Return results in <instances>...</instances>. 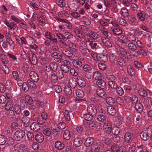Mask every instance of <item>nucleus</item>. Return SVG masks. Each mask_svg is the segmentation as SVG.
Here are the masks:
<instances>
[{
    "label": "nucleus",
    "instance_id": "1",
    "mask_svg": "<svg viewBox=\"0 0 152 152\" xmlns=\"http://www.w3.org/2000/svg\"><path fill=\"white\" fill-rule=\"evenodd\" d=\"M141 138L144 141H146L150 137H152V130H148L142 131L140 134Z\"/></svg>",
    "mask_w": 152,
    "mask_h": 152
},
{
    "label": "nucleus",
    "instance_id": "2",
    "mask_svg": "<svg viewBox=\"0 0 152 152\" xmlns=\"http://www.w3.org/2000/svg\"><path fill=\"white\" fill-rule=\"evenodd\" d=\"M24 131L22 129H19L16 131L13 135L14 139L16 141H19L25 136Z\"/></svg>",
    "mask_w": 152,
    "mask_h": 152
},
{
    "label": "nucleus",
    "instance_id": "3",
    "mask_svg": "<svg viewBox=\"0 0 152 152\" xmlns=\"http://www.w3.org/2000/svg\"><path fill=\"white\" fill-rule=\"evenodd\" d=\"M60 44L61 45H62L64 47H69L70 50L73 53L75 52L77 50L76 45L72 42H70L67 44L66 43V42L63 40H61L60 41Z\"/></svg>",
    "mask_w": 152,
    "mask_h": 152
},
{
    "label": "nucleus",
    "instance_id": "4",
    "mask_svg": "<svg viewBox=\"0 0 152 152\" xmlns=\"http://www.w3.org/2000/svg\"><path fill=\"white\" fill-rule=\"evenodd\" d=\"M27 56L29 61L33 65H35L37 63V59L36 55L31 51H29L27 53Z\"/></svg>",
    "mask_w": 152,
    "mask_h": 152
},
{
    "label": "nucleus",
    "instance_id": "5",
    "mask_svg": "<svg viewBox=\"0 0 152 152\" xmlns=\"http://www.w3.org/2000/svg\"><path fill=\"white\" fill-rule=\"evenodd\" d=\"M131 137V134L130 133L126 132L124 137L123 144L126 145H130L132 142Z\"/></svg>",
    "mask_w": 152,
    "mask_h": 152
},
{
    "label": "nucleus",
    "instance_id": "6",
    "mask_svg": "<svg viewBox=\"0 0 152 152\" xmlns=\"http://www.w3.org/2000/svg\"><path fill=\"white\" fill-rule=\"evenodd\" d=\"M62 52L63 55L66 56L71 61L74 59L75 58V55L69 50L63 49Z\"/></svg>",
    "mask_w": 152,
    "mask_h": 152
},
{
    "label": "nucleus",
    "instance_id": "7",
    "mask_svg": "<svg viewBox=\"0 0 152 152\" xmlns=\"http://www.w3.org/2000/svg\"><path fill=\"white\" fill-rule=\"evenodd\" d=\"M58 21L63 23V26H66L68 29H70L72 28V25L70 22L67 20L65 19L57 18L56 19Z\"/></svg>",
    "mask_w": 152,
    "mask_h": 152
},
{
    "label": "nucleus",
    "instance_id": "8",
    "mask_svg": "<svg viewBox=\"0 0 152 152\" xmlns=\"http://www.w3.org/2000/svg\"><path fill=\"white\" fill-rule=\"evenodd\" d=\"M87 112L88 113L95 116L97 113V109L94 105L90 104L87 107Z\"/></svg>",
    "mask_w": 152,
    "mask_h": 152
},
{
    "label": "nucleus",
    "instance_id": "9",
    "mask_svg": "<svg viewBox=\"0 0 152 152\" xmlns=\"http://www.w3.org/2000/svg\"><path fill=\"white\" fill-rule=\"evenodd\" d=\"M120 41L121 42V46L124 49L126 48L129 44L128 40L126 37L124 35L121 36L120 38Z\"/></svg>",
    "mask_w": 152,
    "mask_h": 152
},
{
    "label": "nucleus",
    "instance_id": "10",
    "mask_svg": "<svg viewBox=\"0 0 152 152\" xmlns=\"http://www.w3.org/2000/svg\"><path fill=\"white\" fill-rule=\"evenodd\" d=\"M29 76L30 78L35 82H37L39 80L38 75L37 73L34 71L30 72Z\"/></svg>",
    "mask_w": 152,
    "mask_h": 152
},
{
    "label": "nucleus",
    "instance_id": "11",
    "mask_svg": "<svg viewBox=\"0 0 152 152\" xmlns=\"http://www.w3.org/2000/svg\"><path fill=\"white\" fill-rule=\"evenodd\" d=\"M63 113L64 117L67 121H70V118L74 117L73 113L72 111H69L68 110L64 109L63 110Z\"/></svg>",
    "mask_w": 152,
    "mask_h": 152
},
{
    "label": "nucleus",
    "instance_id": "12",
    "mask_svg": "<svg viewBox=\"0 0 152 152\" xmlns=\"http://www.w3.org/2000/svg\"><path fill=\"white\" fill-rule=\"evenodd\" d=\"M7 117L10 118H13V120L15 121H18L20 120V118L18 116L17 117H15V113L13 110H9V111L7 112Z\"/></svg>",
    "mask_w": 152,
    "mask_h": 152
},
{
    "label": "nucleus",
    "instance_id": "13",
    "mask_svg": "<svg viewBox=\"0 0 152 152\" xmlns=\"http://www.w3.org/2000/svg\"><path fill=\"white\" fill-rule=\"evenodd\" d=\"M103 127V130L106 133L108 134L111 133L112 128L110 123L106 122L104 123Z\"/></svg>",
    "mask_w": 152,
    "mask_h": 152
},
{
    "label": "nucleus",
    "instance_id": "14",
    "mask_svg": "<svg viewBox=\"0 0 152 152\" xmlns=\"http://www.w3.org/2000/svg\"><path fill=\"white\" fill-rule=\"evenodd\" d=\"M128 59L126 58L120 57L117 60L118 64L121 66L124 67L127 64Z\"/></svg>",
    "mask_w": 152,
    "mask_h": 152
},
{
    "label": "nucleus",
    "instance_id": "15",
    "mask_svg": "<svg viewBox=\"0 0 152 152\" xmlns=\"http://www.w3.org/2000/svg\"><path fill=\"white\" fill-rule=\"evenodd\" d=\"M4 22L5 24L9 28V29L11 30L13 29L14 30L18 29V26L17 25L15 24L14 22L9 23L7 20H5Z\"/></svg>",
    "mask_w": 152,
    "mask_h": 152
},
{
    "label": "nucleus",
    "instance_id": "16",
    "mask_svg": "<svg viewBox=\"0 0 152 152\" xmlns=\"http://www.w3.org/2000/svg\"><path fill=\"white\" fill-rule=\"evenodd\" d=\"M77 80V83L79 86L82 87L85 86L86 82L83 77L78 76Z\"/></svg>",
    "mask_w": 152,
    "mask_h": 152
},
{
    "label": "nucleus",
    "instance_id": "17",
    "mask_svg": "<svg viewBox=\"0 0 152 152\" xmlns=\"http://www.w3.org/2000/svg\"><path fill=\"white\" fill-rule=\"evenodd\" d=\"M69 84L72 88H75L77 85V80L73 77L70 78L68 82Z\"/></svg>",
    "mask_w": 152,
    "mask_h": 152
},
{
    "label": "nucleus",
    "instance_id": "18",
    "mask_svg": "<svg viewBox=\"0 0 152 152\" xmlns=\"http://www.w3.org/2000/svg\"><path fill=\"white\" fill-rule=\"evenodd\" d=\"M101 40L102 43L106 46L110 47L112 46V44L110 41L109 39L108 38L105 37H102L101 38Z\"/></svg>",
    "mask_w": 152,
    "mask_h": 152
},
{
    "label": "nucleus",
    "instance_id": "19",
    "mask_svg": "<svg viewBox=\"0 0 152 152\" xmlns=\"http://www.w3.org/2000/svg\"><path fill=\"white\" fill-rule=\"evenodd\" d=\"M73 60L72 64L76 68L80 69L81 67L83 64L81 61L78 59L75 60V58Z\"/></svg>",
    "mask_w": 152,
    "mask_h": 152
},
{
    "label": "nucleus",
    "instance_id": "20",
    "mask_svg": "<svg viewBox=\"0 0 152 152\" xmlns=\"http://www.w3.org/2000/svg\"><path fill=\"white\" fill-rule=\"evenodd\" d=\"M129 97L130 99L133 104H134L138 102V97L134 93H129Z\"/></svg>",
    "mask_w": 152,
    "mask_h": 152
},
{
    "label": "nucleus",
    "instance_id": "21",
    "mask_svg": "<svg viewBox=\"0 0 152 152\" xmlns=\"http://www.w3.org/2000/svg\"><path fill=\"white\" fill-rule=\"evenodd\" d=\"M96 84L99 87L102 89L104 88L106 86L105 81L102 79L97 80L96 82Z\"/></svg>",
    "mask_w": 152,
    "mask_h": 152
},
{
    "label": "nucleus",
    "instance_id": "22",
    "mask_svg": "<svg viewBox=\"0 0 152 152\" xmlns=\"http://www.w3.org/2000/svg\"><path fill=\"white\" fill-rule=\"evenodd\" d=\"M107 113L111 115H115L116 113V111L115 108L112 106H108L107 107Z\"/></svg>",
    "mask_w": 152,
    "mask_h": 152
},
{
    "label": "nucleus",
    "instance_id": "23",
    "mask_svg": "<svg viewBox=\"0 0 152 152\" xmlns=\"http://www.w3.org/2000/svg\"><path fill=\"white\" fill-rule=\"evenodd\" d=\"M127 38L129 42H135L136 40V38L134 35L130 32H129L127 34Z\"/></svg>",
    "mask_w": 152,
    "mask_h": 152
},
{
    "label": "nucleus",
    "instance_id": "24",
    "mask_svg": "<svg viewBox=\"0 0 152 152\" xmlns=\"http://www.w3.org/2000/svg\"><path fill=\"white\" fill-rule=\"evenodd\" d=\"M109 12V10L108 9H106L104 12L103 14V17L104 19L110 23L111 22V20L112 18L110 17V15L108 13Z\"/></svg>",
    "mask_w": 152,
    "mask_h": 152
},
{
    "label": "nucleus",
    "instance_id": "25",
    "mask_svg": "<svg viewBox=\"0 0 152 152\" xmlns=\"http://www.w3.org/2000/svg\"><path fill=\"white\" fill-rule=\"evenodd\" d=\"M127 48L129 50L134 52L137 49V46L133 43V42H129Z\"/></svg>",
    "mask_w": 152,
    "mask_h": 152
},
{
    "label": "nucleus",
    "instance_id": "26",
    "mask_svg": "<svg viewBox=\"0 0 152 152\" xmlns=\"http://www.w3.org/2000/svg\"><path fill=\"white\" fill-rule=\"evenodd\" d=\"M44 136L42 133H39L35 135V139L38 142H42L44 140Z\"/></svg>",
    "mask_w": 152,
    "mask_h": 152
},
{
    "label": "nucleus",
    "instance_id": "27",
    "mask_svg": "<svg viewBox=\"0 0 152 152\" xmlns=\"http://www.w3.org/2000/svg\"><path fill=\"white\" fill-rule=\"evenodd\" d=\"M94 141V139L93 137H89L86 139L84 144L86 147H89L92 145Z\"/></svg>",
    "mask_w": 152,
    "mask_h": 152
},
{
    "label": "nucleus",
    "instance_id": "28",
    "mask_svg": "<svg viewBox=\"0 0 152 152\" xmlns=\"http://www.w3.org/2000/svg\"><path fill=\"white\" fill-rule=\"evenodd\" d=\"M31 129H33L35 131H37L40 129V125L36 122H33L30 125Z\"/></svg>",
    "mask_w": 152,
    "mask_h": 152
},
{
    "label": "nucleus",
    "instance_id": "29",
    "mask_svg": "<svg viewBox=\"0 0 152 152\" xmlns=\"http://www.w3.org/2000/svg\"><path fill=\"white\" fill-rule=\"evenodd\" d=\"M134 104V108L137 111L139 112L142 111L143 109V105L141 103L137 102Z\"/></svg>",
    "mask_w": 152,
    "mask_h": 152
},
{
    "label": "nucleus",
    "instance_id": "30",
    "mask_svg": "<svg viewBox=\"0 0 152 152\" xmlns=\"http://www.w3.org/2000/svg\"><path fill=\"white\" fill-rule=\"evenodd\" d=\"M117 21L118 23L123 26H126L128 25L127 22L121 17L117 18Z\"/></svg>",
    "mask_w": 152,
    "mask_h": 152
},
{
    "label": "nucleus",
    "instance_id": "31",
    "mask_svg": "<svg viewBox=\"0 0 152 152\" xmlns=\"http://www.w3.org/2000/svg\"><path fill=\"white\" fill-rule=\"evenodd\" d=\"M96 93L97 95L102 98L106 97L105 92L102 89H98L96 90Z\"/></svg>",
    "mask_w": 152,
    "mask_h": 152
},
{
    "label": "nucleus",
    "instance_id": "32",
    "mask_svg": "<svg viewBox=\"0 0 152 152\" xmlns=\"http://www.w3.org/2000/svg\"><path fill=\"white\" fill-rule=\"evenodd\" d=\"M55 147L58 150H62L64 147V145L59 141H56L55 143Z\"/></svg>",
    "mask_w": 152,
    "mask_h": 152
},
{
    "label": "nucleus",
    "instance_id": "33",
    "mask_svg": "<svg viewBox=\"0 0 152 152\" xmlns=\"http://www.w3.org/2000/svg\"><path fill=\"white\" fill-rule=\"evenodd\" d=\"M121 15L124 17H127L129 15V13L128 10L124 7L121 8Z\"/></svg>",
    "mask_w": 152,
    "mask_h": 152
},
{
    "label": "nucleus",
    "instance_id": "34",
    "mask_svg": "<svg viewBox=\"0 0 152 152\" xmlns=\"http://www.w3.org/2000/svg\"><path fill=\"white\" fill-rule=\"evenodd\" d=\"M93 76V78L96 80H98L102 79L101 74L98 71L94 72Z\"/></svg>",
    "mask_w": 152,
    "mask_h": 152
},
{
    "label": "nucleus",
    "instance_id": "35",
    "mask_svg": "<svg viewBox=\"0 0 152 152\" xmlns=\"http://www.w3.org/2000/svg\"><path fill=\"white\" fill-rule=\"evenodd\" d=\"M100 147L101 146L99 144L96 143L93 145L91 146V149L92 151L97 152L99 151Z\"/></svg>",
    "mask_w": 152,
    "mask_h": 152
},
{
    "label": "nucleus",
    "instance_id": "36",
    "mask_svg": "<svg viewBox=\"0 0 152 152\" xmlns=\"http://www.w3.org/2000/svg\"><path fill=\"white\" fill-rule=\"evenodd\" d=\"M50 67L51 70L53 72H56L58 68L57 64L55 62H51L50 64Z\"/></svg>",
    "mask_w": 152,
    "mask_h": 152
},
{
    "label": "nucleus",
    "instance_id": "37",
    "mask_svg": "<svg viewBox=\"0 0 152 152\" xmlns=\"http://www.w3.org/2000/svg\"><path fill=\"white\" fill-rule=\"evenodd\" d=\"M13 106V104L11 101L9 100L6 103L5 106V109L7 110H9L11 109Z\"/></svg>",
    "mask_w": 152,
    "mask_h": 152
},
{
    "label": "nucleus",
    "instance_id": "38",
    "mask_svg": "<svg viewBox=\"0 0 152 152\" xmlns=\"http://www.w3.org/2000/svg\"><path fill=\"white\" fill-rule=\"evenodd\" d=\"M71 137L70 132L68 130H64L63 134V137L66 140H69Z\"/></svg>",
    "mask_w": 152,
    "mask_h": 152
},
{
    "label": "nucleus",
    "instance_id": "39",
    "mask_svg": "<svg viewBox=\"0 0 152 152\" xmlns=\"http://www.w3.org/2000/svg\"><path fill=\"white\" fill-rule=\"evenodd\" d=\"M75 93L77 96L78 98H83L84 96V93L83 91L81 89H77Z\"/></svg>",
    "mask_w": 152,
    "mask_h": 152
},
{
    "label": "nucleus",
    "instance_id": "40",
    "mask_svg": "<svg viewBox=\"0 0 152 152\" xmlns=\"http://www.w3.org/2000/svg\"><path fill=\"white\" fill-rule=\"evenodd\" d=\"M27 83L29 88L33 89H36L37 88V86L31 80H28Z\"/></svg>",
    "mask_w": 152,
    "mask_h": 152
},
{
    "label": "nucleus",
    "instance_id": "41",
    "mask_svg": "<svg viewBox=\"0 0 152 152\" xmlns=\"http://www.w3.org/2000/svg\"><path fill=\"white\" fill-rule=\"evenodd\" d=\"M90 18L88 17H86L83 16L82 17V19L83 20V24L86 25H89L91 23Z\"/></svg>",
    "mask_w": 152,
    "mask_h": 152
},
{
    "label": "nucleus",
    "instance_id": "42",
    "mask_svg": "<svg viewBox=\"0 0 152 152\" xmlns=\"http://www.w3.org/2000/svg\"><path fill=\"white\" fill-rule=\"evenodd\" d=\"M111 149L112 152H120V147L118 145L113 144L111 145Z\"/></svg>",
    "mask_w": 152,
    "mask_h": 152
},
{
    "label": "nucleus",
    "instance_id": "43",
    "mask_svg": "<svg viewBox=\"0 0 152 152\" xmlns=\"http://www.w3.org/2000/svg\"><path fill=\"white\" fill-rule=\"evenodd\" d=\"M127 71L128 74L131 76L134 75L135 72L133 67L131 66H129L127 68Z\"/></svg>",
    "mask_w": 152,
    "mask_h": 152
},
{
    "label": "nucleus",
    "instance_id": "44",
    "mask_svg": "<svg viewBox=\"0 0 152 152\" xmlns=\"http://www.w3.org/2000/svg\"><path fill=\"white\" fill-rule=\"evenodd\" d=\"M95 116L92 114H86L83 115V118L85 120L88 121H90L93 119Z\"/></svg>",
    "mask_w": 152,
    "mask_h": 152
},
{
    "label": "nucleus",
    "instance_id": "45",
    "mask_svg": "<svg viewBox=\"0 0 152 152\" xmlns=\"http://www.w3.org/2000/svg\"><path fill=\"white\" fill-rule=\"evenodd\" d=\"M65 0H56V2L57 4L61 7H64L66 5Z\"/></svg>",
    "mask_w": 152,
    "mask_h": 152
},
{
    "label": "nucleus",
    "instance_id": "46",
    "mask_svg": "<svg viewBox=\"0 0 152 152\" xmlns=\"http://www.w3.org/2000/svg\"><path fill=\"white\" fill-rule=\"evenodd\" d=\"M64 40L69 39L72 38L73 35L70 33L66 32L64 33Z\"/></svg>",
    "mask_w": 152,
    "mask_h": 152
},
{
    "label": "nucleus",
    "instance_id": "47",
    "mask_svg": "<svg viewBox=\"0 0 152 152\" xmlns=\"http://www.w3.org/2000/svg\"><path fill=\"white\" fill-rule=\"evenodd\" d=\"M22 121L24 124V125L25 127H27L29 125L30 119L27 118L25 117H23L22 118Z\"/></svg>",
    "mask_w": 152,
    "mask_h": 152
},
{
    "label": "nucleus",
    "instance_id": "48",
    "mask_svg": "<svg viewBox=\"0 0 152 152\" xmlns=\"http://www.w3.org/2000/svg\"><path fill=\"white\" fill-rule=\"evenodd\" d=\"M121 4L126 7H129L132 2V0H119Z\"/></svg>",
    "mask_w": 152,
    "mask_h": 152
},
{
    "label": "nucleus",
    "instance_id": "49",
    "mask_svg": "<svg viewBox=\"0 0 152 152\" xmlns=\"http://www.w3.org/2000/svg\"><path fill=\"white\" fill-rule=\"evenodd\" d=\"M108 60V57H107L106 55L103 54H101L99 56V58L98 59V60L104 62H107Z\"/></svg>",
    "mask_w": 152,
    "mask_h": 152
},
{
    "label": "nucleus",
    "instance_id": "50",
    "mask_svg": "<svg viewBox=\"0 0 152 152\" xmlns=\"http://www.w3.org/2000/svg\"><path fill=\"white\" fill-rule=\"evenodd\" d=\"M68 5L69 7L71 10L74 11L77 10V6H76L75 3L73 1L69 2Z\"/></svg>",
    "mask_w": 152,
    "mask_h": 152
},
{
    "label": "nucleus",
    "instance_id": "51",
    "mask_svg": "<svg viewBox=\"0 0 152 152\" xmlns=\"http://www.w3.org/2000/svg\"><path fill=\"white\" fill-rule=\"evenodd\" d=\"M106 102L109 105H113L115 104V100L111 97H108L106 99Z\"/></svg>",
    "mask_w": 152,
    "mask_h": 152
},
{
    "label": "nucleus",
    "instance_id": "52",
    "mask_svg": "<svg viewBox=\"0 0 152 152\" xmlns=\"http://www.w3.org/2000/svg\"><path fill=\"white\" fill-rule=\"evenodd\" d=\"M82 141L78 138L75 139L73 142V145L76 147H79L81 146Z\"/></svg>",
    "mask_w": 152,
    "mask_h": 152
},
{
    "label": "nucleus",
    "instance_id": "53",
    "mask_svg": "<svg viewBox=\"0 0 152 152\" xmlns=\"http://www.w3.org/2000/svg\"><path fill=\"white\" fill-rule=\"evenodd\" d=\"M58 77L54 73H52L51 74L50 80L51 81L54 83L57 82L58 80Z\"/></svg>",
    "mask_w": 152,
    "mask_h": 152
},
{
    "label": "nucleus",
    "instance_id": "54",
    "mask_svg": "<svg viewBox=\"0 0 152 152\" xmlns=\"http://www.w3.org/2000/svg\"><path fill=\"white\" fill-rule=\"evenodd\" d=\"M7 42L10 45V48L12 49H13L15 48V43L12 40L9 38H7L6 39Z\"/></svg>",
    "mask_w": 152,
    "mask_h": 152
},
{
    "label": "nucleus",
    "instance_id": "55",
    "mask_svg": "<svg viewBox=\"0 0 152 152\" xmlns=\"http://www.w3.org/2000/svg\"><path fill=\"white\" fill-rule=\"evenodd\" d=\"M88 37L89 38H92L96 39L98 37V35L95 32L90 31L89 32Z\"/></svg>",
    "mask_w": 152,
    "mask_h": 152
},
{
    "label": "nucleus",
    "instance_id": "56",
    "mask_svg": "<svg viewBox=\"0 0 152 152\" xmlns=\"http://www.w3.org/2000/svg\"><path fill=\"white\" fill-rule=\"evenodd\" d=\"M138 93L141 96L145 97L147 95V93L143 88H140L138 90Z\"/></svg>",
    "mask_w": 152,
    "mask_h": 152
},
{
    "label": "nucleus",
    "instance_id": "57",
    "mask_svg": "<svg viewBox=\"0 0 152 152\" xmlns=\"http://www.w3.org/2000/svg\"><path fill=\"white\" fill-rule=\"evenodd\" d=\"M97 109L100 112L103 114H105L106 110H107V107L102 105L98 106L97 107Z\"/></svg>",
    "mask_w": 152,
    "mask_h": 152
},
{
    "label": "nucleus",
    "instance_id": "58",
    "mask_svg": "<svg viewBox=\"0 0 152 152\" xmlns=\"http://www.w3.org/2000/svg\"><path fill=\"white\" fill-rule=\"evenodd\" d=\"M108 83L110 87L113 89H116L118 86L115 81H109L108 82Z\"/></svg>",
    "mask_w": 152,
    "mask_h": 152
},
{
    "label": "nucleus",
    "instance_id": "59",
    "mask_svg": "<svg viewBox=\"0 0 152 152\" xmlns=\"http://www.w3.org/2000/svg\"><path fill=\"white\" fill-rule=\"evenodd\" d=\"M12 86L11 81L9 80H7L5 83V87L8 90H10Z\"/></svg>",
    "mask_w": 152,
    "mask_h": 152
},
{
    "label": "nucleus",
    "instance_id": "60",
    "mask_svg": "<svg viewBox=\"0 0 152 152\" xmlns=\"http://www.w3.org/2000/svg\"><path fill=\"white\" fill-rule=\"evenodd\" d=\"M119 54L121 56H130V54L127 51H125L124 49H122L119 51Z\"/></svg>",
    "mask_w": 152,
    "mask_h": 152
},
{
    "label": "nucleus",
    "instance_id": "61",
    "mask_svg": "<svg viewBox=\"0 0 152 152\" xmlns=\"http://www.w3.org/2000/svg\"><path fill=\"white\" fill-rule=\"evenodd\" d=\"M120 131V129L118 127L115 126L113 127L112 130V132L115 135H117Z\"/></svg>",
    "mask_w": 152,
    "mask_h": 152
},
{
    "label": "nucleus",
    "instance_id": "62",
    "mask_svg": "<svg viewBox=\"0 0 152 152\" xmlns=\"http://www.w3.org/2000/svg\"><path fill=\"white\" fill-rule=\"evenodd\" d=\"M56 74L57 76L59 79H61L64 77L63 72L61 70H58L56 72Z\"/></svg>",
    "mask_w": 152,
    "mask_h": 152
},
{
    "label": "nucleus",
    "instance_id": "63",
    "mask_svg": "<svg viewBox=\"0 0 152 152\" xmlns=\"http://www.w3.org/2000/svg\"><path fill=\"white\" fill-rule=\"evenodd\" d=\"M97 119L100 121H104L106 119L105 114L102 113L99 115L97 117Z\"/></svg>",
    "mask_w": 152,
    "mask_h": 152
},
{
    "label": "nucleus",
    "instance_id": "64",
    "mask_svg": "<svg viewBox=\"0 0 152 152\" xmlns=\"http://www.w3.org/2000/svg\"><path fill=\"white\" fill-rule=\"evenodd\" d=\"M53 88L56 92L60 93L62 91V88L58 85H56L53 86Z\"/></svg>",
    "mask_w": 152,
    "mask_h": 152
}]
</instances>
